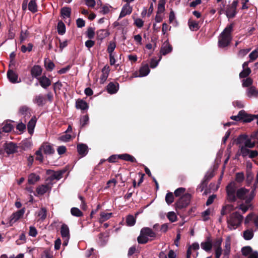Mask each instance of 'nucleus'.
Returning <instances> with one entry per match:
<instances>
[{"mask_svg":"<svg viewBox=\"0 0 258 258\" xmlns=\"http://www.w3.org/2000/svg\"><path fill=\"white\" fill-rule=\"evenodd\" d=\"M57 31L60 35H63L66 32V26L62 21H59L58 23Z\"/></svg>","mask_w":258,"mask_h":258,"instance_id":"obj_40","label":"nucleus"},{"mask_svg":"<svg viewBox=\"0 0 258 258\" xmlns=\"http://www.w3.org/2000/svg\"><path fill=\"white\" fill-rule=\"evenodd\" d=\"M251 73V70L249 68H246L243 69L242 72L239 74V77L241 78H245L247 77Z\"/></svg>","mask_w":258,"mask_h":258,"instance_id":"obj_52","label":"nucleus"},{"mask_svg":"<svg viewBox=\"0 0 258 258\" xmlns=\"http://www.w3.org/2000/svg\"><path fill=\"white\" fill-rule=\"evenodd\" d=\"M191 199V195L189 194H185L182 196L178 201L176 203V209H181L185 208L188 205Z\"/></svg>","mask_w":258,"mask_h":258,"instance_id":"obj_6","label":"nucleus"},{"mask_svg":"<svg viewBox=\"0 0 258 258\" xmlns=\"http://www.w3.org/2000/svg\"><path fill=\"white\" fill-rule=\"evenodd\" d=\"M29 33L27 30H22L20 35V41L21 42L25 41L28 37Z\"/></svg>","mask_w":258,"mask_h":258,"instance_id":"obj_53","label":"nucleus"},{"mask_svg":"<svg viewBox=\"0 0 258 258\" xmlns=\"http://www.w3.org/2000/svg\"><path fill=\"white\" fill-rule=\"evenodd\" d=\"M167 216L169 220L171 222H174L176 221L177 216L174 212H168Z\"/></svg>","mask_w":258,"mask_h":258,"instance_id":"obj_54","label":"nucleus"},{"mask_svg":"<svg viewBox=\"0 0 258 258\" xmlns=\"http://www.w3.org/2000/svg\"><path fill=\"white\" fill-rule=\"evenodd\" d=\"M13 128V126L11 123H5L2 128V132L5 133H9Z\"/></svg>","mask_w":258,"mask_h":258,"instance_id":"obj_49","label":"nucleus"},{"mask_svg":"<svg viewBox=\"0 0 258 258\" xmlns=\"http://www.w3.org/2000/svg\"><path fill=\"white\" fill-rule=\"evenodd\" d=\"M250 50V48L243 49L239 50L238 53V56L239 57H243L246 55Z\"/></svg>","mask_w":258,"mask_h":258,"instance_id":"obj_62","label":"nucleus"},{"mask_svg":"<svg viewBox=\"0 0 258 258\" xmlns=\"http://www.w3.org/2000/svg\"><path fill=\"white\" fill-rule=\"evenodd\" d=\"M51 187L49 184H41L36 188V192L39 195H43L51 190Z\"/></svg>","mask_w":258,"mask_h":258,"instance_id":"obj_15","label":"nucleus"},{"mask_svg":"<svg viewBox=\"0 0 258 258\" xmlns=\"http://www.w3.org/2000/svg\"><path fill=\"white\" fill-rule=\"evenodd\" d=\"M24 254L23 253H19L16 256H15L14 255H11L9 257H8L7 255L6 254H3L1 256V258H24Z\"/></svg>","mask_w":258,"mask_h":258,"instance_id":"obj_64","label":"nucleus"},{"mask_svg":"<svg viewBox=\"0 0 258 258\" xmlns=\"http://www.w3.org/2000/svg\"><path fill=\"white\" fill-rule=\"evenodd\" d=\"M61 15L63 19L70 18L71 14V9L69 7H63L60 11Z\"/></svg>","mask_w":258,"mask_h":258,"instance_id":"obj_31","label":"nucleus"},{"mask_svg":"<svg viewBox=\"0 0 258 258\" xmlns=\"http://www.w3.org/2000/svg\"><path fill=\"white\" fill-rule=\"evenodd\" d=\"M211 212L212 210L209 208L202 213L201 215L203 221H206L209 219V216L210 215Z\"/></svg>","mask_w":258,"mask_h":258,"instance_id":"obj_45","label":"nucleus"},{"mask_svg":"<svg viewBox=\"0 0 258 258\" xmlns=\"http://www.w3.org/2000/svg\"><path fill=\"white\" fill-rule=\"evenodd\" d=\"M201 247L206 251H209L212 247V240L210 237H208L205 241L201 244Z\"/></svg>","mask_w":258,"mask_h":258,"instance_id":"obj_16","label":"nucleus"},{"mask_svg":"<svg viewBox=\"0 0 258 258\" xmlns=\"http://www.w3.org/2000/svg\"><path fill=\"white\" fill-rule=\"evenodd\" d=\"M111 213H105V212H101L100 214V217L99 219L100 223H103L104 221L109 219L112 215Z\"/></svg>","mask_w":258,"mask_h":258,"instance_id":"obj_36","label":"nucleus"},{"mask_svg":"<svg viewBox=\"0 0 258 258\" xmlns=\"http://www.w3.org/2000/svg\"><path fill=\"white\" fill-rule=\"evenodd\" d=\"M39 150H41L42 152L47 155L52 154L54 152V150L53 148L47 144L42 145Z\"/></svg>","mask_w":258,"mask_h":258,"instance_id":"obj_17","label":"nucleus"},{"mask_svg":"<svg viewBox=\"0 0 258 258\" xmlns=\"http://www.w3.org/2000/svg\"><path fill=\"white\" fill-rule=\"evenodd\" d=\"M141 232L142 234L145 235L147 238H153L156 236L155 233L151 229L148 227L142 228Z\"/></svg>","mask_w":258,"mask_h":258,"instance_id":"obj_22","label":"nucleus"},{"mask_svg":"<svg viewBox=\"0 0 258 258\" xmlns=\"http://www.w3.org/2000/svg\"><path fill=\"white\" fill-rule=\"evenodd\" d=\"M254 235L253 230L251 229H248L243 232V237L246 240L251 239Z\"/></svg>","mask_w":258,"mask_h":258,"instance_id":"obj_33","label":"nucleus"},{"mask_svg":"<svg viewBox=\"0 0 258 258\" xmlns=\"http://www.w3.org/2000/svg\"><path fill=\"white\" fill-rule=\"evenodd\" d=\"M165 1L163 0H160L159 2L158 6V10L157 13L160 14L163 13L165 11Z\"/></svg>","mask_w":258,"mask_h":258,"instance_id":"obj_44","label":"nucleus"},{"mask_svg":"<svg viewBox=\"0 0 258 258\" xmlns=\"http://www.w3.org/2000/svg\"><path fill=\"white\" fill-rule=\"evenodd\" d=\"M86 5L89 8L97 10L102 6L100 0H86Z\"/></svg>","mask_w":258,"mask_h":258,"instance_id":"obj_10","label":"nucleus"},{"mask_svg":"<svg viewBox=\"0 0 258 258\" xmlns=\"http://www.w3.org/2000/svg\"><path fill=\"white\" fill-rule=\"evenodd\" d=\"M246 94L249 98L256 97L258 95V91L254 87L251 86L247 89Z\"/></svg>","mask_w":258,"mask_h":258,"instance_id":"obj_24","label":"nucleus"},{"mask_svg":"<svg viewBox=\"0 0 258 258\" xmlns=\"http://www.w3.org/2000/svg\"><path fill=\"white\" fill-rule=\"evenodd\" d=\"M44 66L46 70L49 71H51L54 69L55 66L54 63L47 58H46L44 60Z\"/></svg>","mask_w":258,"mask_h":258,"instance_id":"obj_39","label":"nucleus"},{"mask_svg":"<svg viewBox=\"0 0 258 258\" xmlns=\"http://www.w3.org/2000/svg\"><path fill=\"white\" fill-rule=\"evenodd\" d=\"M64 173V171H58L56 172H55L53 174V177L56 179H60L63 174Z\"/></svg>","mask_w":258,"mask_h":258,"instance_id":"obj_63","label":"nucleus"},{"mask_svg":"<svg viewBox=\"0 0 258 258\" xmlns=\"http://www.w3.org/2000/svg\"><path fill=\"white\" fill-rule=\"evenodd\" d=\"M252 252V248L249 246H244L241 249L242 254L244 256H247L250 254Z\"/></svg>","mask_w":258,"mask_h":258,"instance_id":"obj_47","label":"nucleus"},{"mask_svg":"<svg viewBox=\"0 0 258 258\" xmlns=\"http://www.w3.org/2000/svg\"><path fill=\"white\" fill-rule=\"evenodd\" d=\"M71 213L72 215L76 217H81L83 215V213L77 208H72Z\"/></svg>","mask_w":258,"mask_h":258,"instance_id":"obj_50","label":"nucleus"},{"mask_svg":"<svg viewBox=\"0 0 258 258\" xmlns=\"http://www.w3.org/2000/svg\"><path fill=\"white\" fill-rule=\"evenodd\" d=\"M254 191V189H252L249 193L245 202L240 204L235 207V208L241 210L243 214L246 213L249 209H252L253 206L251 204V202L255 197V194Z\"/></svg>","mask_w":258,"mask_h":258,"instance_id":"obj_4","label":"nucleus"},{"mask_svg":"<svg viewBox=\"0 0 258 258\" xmlns=\"http://www.w3.org/2000/svg\"><path fill=\"white\" fill-rule=\"evenodd\" d=\"M233 27V24L228 25L220 34L218 40V45L220 47L224 48L230 43Z\"/></svg>","mask_w":258,"mask_h":258,"instance_id":"obj_2","label":"nucleus"},{"mask_svg":"<svg viewBox=\"0 0 258 258\" xmlns=\"http://www.w3.org/2000/svg\"><path fill=\"white\" fill-rule=\"evenodd\" d=\"M244 179V176L243 172H238L236 174L235 180L238 182H241Z\"/></svg>","mask_w":258,"mask_h":258,"instance_id":"obj_60","label":"nucleus"},{"mask_svg":"<svg viewBox=\"0 0 258 258\" xmlns=\"http://www.w3.org/2000/svg\"><path fill=\"white\" fill-rule=\"evenodd\" d=\"M172 50V47L171 45L169 44L168 41H166L163 43L161 48L160 52L163 55H166L170 52Z\"/></svg>","mask_w":258,"mask_h":258,"instance_id":"obj_19","label":"nucleus"},{"mask_svg":"<svg viewBox=\"0 0 258 258\" xmlns=\"http://www.w3.org/2000/svg\"><path fill=\"white\" fill-rule=\"evenodd\" d=\"M222 241L223 239L221 237H218L214 240L212 246H213L214 248L221 247Z\"/></svg>","mask_w":258,"mask_h":258,"instance_id":"obj_55","label":"nucleus"},{"mask_svg":"<svg viewBox=\"0 0 258 258\" xmlns=\"http://www.w3.org/2000/svg\"><path fill=\"white\" fill-rule=\"evenodd\" d=\"M230 251H231V241H230V238L229 237H228L226 238L225 242L224 252L230 253Z\"/></svg>","mask_w":258,"mask_h":258,"instance_id":"obj_43","label":"nucleus"},{"mask_svg":"<svg viewBox=\"0 0 258 258\" xmlns=\"http://www.w3.org/2000/svg\"><path fill=\"white\" fill-rule=\"evenodd\" d=\"M239 119L243 120L245 122H250L253 120L251 116H247L246 112L244 110H240L238 114Z\"/></svg>","mask_w":258,"mask_h":258,"instance_id":"obj_28","label":"nucleus"},{"mask_svg":"<svg viewBox=\"0 0 258 258\" xmlns=\"http://www.w3.org/2000/svg\"><path fill=\"white\" fill-rule=\"evenodd\" d=\"M42 70L41 67L39 65L34 66L31 70V75L33 78L39 79L42 74Z\"/></svg>","mask_w":258,"mask_h":258,"instance_id":"obj_14","label":"nucleus"},{"mask_svg":"<svg viewBox=\"0 0 258 258\" xmlns=\"http://www.w3.org/2000/svg\"><path fill=\"white\" fill-rule=\"evenodd\" d=\"M47 210L45 208H42L37 213V216L39 219L43 221L46 217Z\"/></svg>","mask_w":258,"mask_h":258,"instance_id":"obj_41","label":"nucleus"},{"mask_svg":"<svg viewBox=\"0 0 258 258\" xmlns=\"http://www.w3.org/2000/svg\"><path fill=\"white\" fill-rule=\"evenodd\" d=\"M242 146H245L247 148H252L255 146V143L252 142L249 139H246L243 143V145H241Z\"/></svg>","mask_w":258,"mask_h":258,"instance_id":"obj_46","label":"nucleus"},{"mask_svg":"<svg viewBox=\"0 0 258 258\" xmlns=\"http://www.w3.org/2000/svg\"><path fill=\"white\" fill-rule=\"evenodd\" d=\"M25 210L24 208H23L21 210H19L16 212L15 213H14L11 216L10 219V224L11 225H12L14 223H15L16 222H17L19 219H20L21 218H22L24 213H25Z\"/></svg>","mask_w":258,"mask_h":258,"instance_id":"obj_8","label":"nucleus"},{"mask_svg":"<svg viewBox=\"0 0 258 258\" xmlns=\"http://www.w3.org/2000/svg\"><path fill=\"white\" fill-rule=\"evenodd\" d=\"M150 69L148 64L142 66L139 71L140 75L139 76H135V77H143L147 76L150 73Z\"/></svg>","mask_w":258,"mask_h":258,"instance_id":"obj_25","label":"nucleus"},{"mask_svg":"<svg viewBox=\"0 0 258 258\" xmlns=\"http://www.w3.org/2000/svg\"><path fill=\"white\" fill-rule=\"evenodd\" d=\"M76 107L77 109L86 110L88 108L87 102L83 100H78L76 102Z\"/></svg>","mask_w":258,"mask_h":258,"instance_id":"obj_30","label":"nucleus"},{"mask_svg":"<svg viewBox=\"0 0 258 258\" xmlns=\"http://www.w3.org/2000/svg\"><path fill=\"white\" fill-rule=\"evenodd\" d=\"M132 7L129 4H125L122 8L121 12L120 13L119 19H121L125 17L127 15H130L132 12Z\"/></svg>","mask_w":258,"mask_h":258,"instance_id":"obj_13","label":"nucleus"},{"mask_svg":"<svg viewBox=\"0 0 258 258\" xmlns=\"http://www.w3.org/2000/svg\"><path fill=\"white\" fill-rule=\"evenodd\" d=\"M7 77L12 83H18L20 82L18 81V75L12 70H9L7 73Z\"/></svg>","mask_w":258,"mask_h":258,"instance_id":"obj_11","label":"nucleus"},{"mask_svg":"<svg viewBox=\"0 0 258 258\" xmlns=\"http://www.w3.org/2000/svg\"><path fill=\"white\" fill-rule=\"evenodd\" d=\"M97 37L100 39H103L109 35V33L106 30L101 29L97 31Z\"/></svg>","mask_w":258,"mask_h":258,"instance_id":"obj_37","label":"nucleus"},{"mask_svg":"<svg viewBox=\"0 0 258 258\" xmlns=\"http://www.w3.org/2000/svg\"><path fill=\"white\" fill-rule=\"evenodd\" d=\"M252 83V80L250 78H247L246 79H244L242 81V86L243 87H246L250 86Z\"/></svg>","mask_w":258,"mask_h":258,"instance_id":"obj_61","label":"nucleus"},{"mask_svg":"<svg viewBox=\"0 0 258 258\" xmlns=\"http://www.w3.org/2000/svg\"><path fill=\"white\" fill-rule=\"evenodd\" d=\"M126 222L128 226H132L136 223V219L133 215H128L126 217Z\"/></svg>","mask_w":258,"mask_h":258,"instance_id":"obj_48","label":"nucleus"},{"mask_svg":"<svg viewBox=\"0 0 258 258\" xmlns=\"http://www.w3.org/2000/svg\"><path fill=\"white\" fill-rule=\"evenodd\" d=\"M109 71L110 70L109 69V67H106L105 66L103 68L102 70V74L101 76L100 80V82L101 84H104V83L107 80L108 77Z\"/></svg>","mask_w":258,"mask_h":258,"instance_id":"obj_23","label":"nucleus"},{"mask_svg":"<svg viewBox=\"0 0 258 258\" xmlns=\"http://www.w3.org/2000/svg\"><path fill=\"white\" fill-rule=\"evenodd\" d=\"M46 102L45 97L42 94H39L35 96L33 99V103L38 106H44Z\"/></svg>","mask_w":258,"mask_h":258,"instance_id":"obj_9","label":"nucleus"},{"mask_svg":"<svg viewBox=\"0 0 258 258\" xmlns=\"http://www.w3.org/2000/svg\"><path fill=\"white\" fill-rule=\"evenodd\" d=\"M250 150L248 148H246L245 146H239V155L242 156L243 157L248 156Z\"/></svg>","mask_w":258,"mask_h":258,"instance_id":"obj_35","label":"nucleus"},{"mask_svg":"<svg viewBox=\"0 0 258 258\" xmlns=\"http://www.w3.org/2000/svg\"><path fill=\"white\" fill-rule=\"evenodd\" d=\"M33 45L31 43H29L28 46L23 45L21 46V51L23 53H25L26 51L30 52L32 50Z\"/></svg>","mask_w":258,"mask_h":258,"instance_id":"obj_59","label":"nucleus"},{"mask_svg":"<svg viewBox=\"0 0 258 258\" xmlns=\"http://www.w3.org/2000/svg\"><path fill=\"white\" fill-rule=\"evenodd\" d=\"M88 147L85 144H79L77 146V150L79 154L83 156L87 153Z\"/></svg>","mask_w":258,"mask_h":258,"instance_id":"obj_34","label":"nucleus"},{"mask_svg":"<svg viewBox=\"0 0 258 258\" xmlns=\"http://www.w3.org/2000/svg\"><path fill=\"white\" fill-rule=\"evenodd\" d=\"M18 146L15 143L12 142L7 143L5 144V150L7 153L10 154L16 152L17 150Z\"/></svg>","mask_w":258,"mask_h":258,"instance_id":"obj_12","label":"nucleus"},{"mask_svg":"<svg viewBox=\"0 0 258 258\" xmlns=\"http://www.w3.org/2000/svg\"><path fill=\"white\" fill-rule=\"evenodd\" d=\"M165 201L168 205H170L174 201V196L172 192H168L165 197Z\"/></svg>","mask_w":258,"mask_h":258,"instance_id":"obj_51","label":"nucleus"},{"mask_svg":"<svg viewBox=\"0 0 258 258\" xmlns=\"http://www.w3.org/2000/svg\"><path fill=\"white\" fill-rule=\"evenodd\" d=\"M60 234L63 240L62 245L66 246L68 244L70 238V230L68 225L65 224H63L61 225L60 227Z\"/></svg>","mask_w":258,"mask_h":258,"instance_id":"obj_7","label":"nucleus"},{"mask_svg":"<svg viewBox=\"0 0 258 258\" xmlns=\"http://www.w3.org/2000/svg\"><path fill=\"white\" fill-rule=\"evenodd\" d=\"M234 209H236L235 207L232 204H227L224 206H223L221 211V215L222 216H224L226 215L231 211H233Z\"/></svg>","mask_w":258,"mask_h":258,"instance_id":"obj_21","label":"nucleus"},{"mask_svg":"<svg viewBox=\"0 0 258 258\" xmlns=\"http://www.w3.org/2000/svg\"><path fill=\"white\" fill-rule=\"evenodd\" d=\"M243 220V217L238 212L235 211L230 214L227 218L228 227L230 230L238 228Z\"/></svg>","mask_w":258,"mask_h":258,"instance_id":"obj_3","label":"nucleus"},{"mask_svg":"<svg viewBox=\"0 0 258 258\" xmlns=\"http://www.w3.org/2000/svg\"><path fill=\"white\" fill-rule=\"evenodd\" d=\"M38 79L41 86L44 89L47 88L51 85V81L45 76L40 77Z\"/></svg>","mask_w":258,"mask_h":258,"instance_id":"obj_18","label":"nucleus"},{"mask_svg":"<svg viewBox=\"0 0 258 258\" xmlns=\"http://www.w3.org/2000/svg\"><path fill=\"white\" fill-rule=\"evenodd\" d=\"M40 180V176L34 173H31L28 177V182L30 184H34Z\"/></svg>","mask_w":258,"mask_h":258,"instance_id":"obj_26","label":"nucleus"},{"mask_svg":"<svg viewBox=\"0 0 258 258\" xmlns=\"http://www.w3.org/2000/svg\"><path fill=\"white\" fill-rule=\"evenodd\" d=\"M19 111L22 115H24V117H27L28 118L31 116V110L26 106H22L20 108Z\"/></svg>","mask_w":258,"mask_h":258,"instance_id":"obj_32","label":"nucleus"},{"mask_svg":"<svg viewBox=\"0 0 258 258\" xmlns=\"http://www.w3.org/2000/svg\"><path fill=\"white\" fill-rule=\"evenodd\" d=\"M36 123V118L35 116L33 117L29 121L27 127L28 131L30 134H32Z\"/></svg>","mask_w":258,"mask_h":258,"instance_id":"obj_27","label":"nucleus"},{"mask_svg":"<svg viewBox=\"0 0 258 258\" xmlns=\"http://www.w3.org/2000/svg\"><path fill=\"white\" fill-rule=\"evenodd\" d=\"M118 158L127 161H130L131 162H136V159L133 156L128 154H123L118 155Z\"/></svg>","mask_w":258,"mask_h":258,"instance_id":"obj_29","label":"nucleus"},{"mask_svg":"<svg viewBox=\"0 0 258 258\" xmlns=\"http://www.w3.org/2000/svg\"><path fill=\"white\" fill-rule=\"evenodd\" d=\"M119 89V85L118 83L114 84L111 82L108 84L107 86V90L109 94H112L117 92Z\"/></svg>","mask_w":258,"mask_h":258,"instance_id":"obj_20","label":"nucleus"},{"mask_svg":"<svg viewBox=\"0 0 258 258\" xmlns=\"http://www.w3.org/2000/svg\"><path fill=\"white\" fill-rule=\"evenodd\" d=\"M226 199L229 202H234L237 199L246 200L249 195V190L245 187L238 188L237 183L232 181L226 187Z\"/></svg>","mask_w":258,"mask_h":258,"instance_id":"obj_1","label":"nucleus"},{"mask_svg":"<svg viewBox=\"0 0 258 258\" xmlns=\"http://www.w3.org/2000/svg\"><path fill=\"white\" fill-rule=\"evenodd\" d=\"M116 47V44L114 41H110L107 47V51L109 54H112Z\"/></svg>","mask_w":258,"mask_h":258,"instance_id":"obj_57","label":"nucleus"},{"mask_svg":"<svg viewBox=\"0 0 258 258\" xmlns=\"http://www.w3.org/2000/svg\"><path fill=\"white\" fill-rule=\"evenodd\" d=\"M188 26L191 31H196L199 29V24L191 20L188 21Z\"/></svg>","mask_w":258,"mask_h":258,"instance_id":"obj_42","label":"nucleus"},{"mask_svg":"<svg viewBox=\"0 0 258 258\" xmlns=\"http://www.w3.org/2000/svg\"><path fill=\"white\" fill-rule=\"evenodd\" d=\"M238 4V0H234L231 5L227 6L225 10V14L228 19L233 18L236 16Z\"/></svg>","mask_w":258,"mask_h":258,"instance_id":"obj_5","label":"nucleus"},{"mask_svg":"<svg viewBox=\"0 0 258 258\" xmlns=\"http://www.w3.org/2000/svg\"><path fill=\"white\" fill-rule=\"evenodd\" d=\"M138 241L139 243H146L148 241V238H147L145 235L142 234V233L141 232L140 235L138 237Z\"/></svg>","mask_w":258,"mask_h":258,"instance_id":"obj_58","label":"nucleus"},{"mask_svg":"<svg viewBox=\"0 0 258 258\" xmlns=\"http://www.w3.org/2000/svg\"><path fill=\"white\" fill-rule=\"evenodd\" d=\"M28 9L32 13H35L37 11V6L35 0H31L28 4Z\"/></svg>","mask_w":258,"mask_h":258,"instance_id":"obj_38","label":"nucleus"},{"mask_svg":"<svg viewBox=\"0 0 258 258\" xmlns=\"http://www.w3.org/2000/svg\"><path fill=\"white\" fill-rule=\"evenodd\" d=\"M250 61L255 60L258 57V49H256L252 51L249 55Z\"/></svg>","mask_w":258,"mask_h":258,"instance_id":"obj_56","label":"nucleus"}]
</instances>
